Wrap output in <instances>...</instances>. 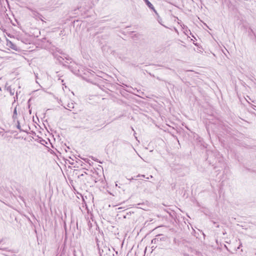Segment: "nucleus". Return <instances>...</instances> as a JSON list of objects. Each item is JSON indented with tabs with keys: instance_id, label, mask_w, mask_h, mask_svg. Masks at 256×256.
I'll return each instance as SVG.
<instances>
[{
	"instance_id": "nucleus-1",
	"label": "nucleus",
	"mask_w": 256,
	"mask_h": 256,
	"mask_svg": "<svg viewBox=\"0 0 256 256\" xmlns=\"http://www.w3.org/2000/svg\"><path fill=\"white\" fill-rule=\"evenodd\" d=\"M166 239L165 236L162 234H158L154 238H153L152 240V244H156L161 241H164Z\"/></svg>"
},
{
	"instance_id": "nucleus-2",
	"label": "nucleus",
	"mask_w": 256,
	"mask_h": 256,
	"mask_svg": "<svg viewBox=\"0 0 256 256\" xmlns=\"http://www.w3.org/2000/svg\"><path fill=\"white\" fill-rule=\"evenodd\" d=\"M6 45L14 50H18L17 46L8 39L6 40Z\"/></svg>"
},
{
	"instance_id": "nucleus-3",
	"label": "nucleus",
	"mask_w": 256,
	"mask_h": 256,
	"mask_svg": "<svg viewBox=\"0 0 256 256\" xmlns=\"http://www.w3.org/2000/svg\"><path fill=\"white\" fill-rule=\"evenodd\" d=\"M5 88L11 96H14L15 92L14 88H12L10 86H8V84L6 83Z\"/></svg>"
},
{
	"instance_id": "nucleus-4",
	"label": "nucleus",
	"mask_w": 256,
	"mask_h": 256,
	"mask_svg": "<svg viewBox=\"0 0 256 256\" xmlns=\"http://www.w3.org/2000/svg\"><path fill=\"white\" fill-rule=\"evenodd\" d=\"M96 246H98V251H99V254H100V256H102V255L104 254H105L106 252H104V250L103 248H102L100 247V244H99V241H98V240L96 238Z\"/></svg>"
},
{
	"instance_id": "nucleus-5",
	"label": "nucleus",
	"mask_w": 256,
	"mask_h": 256,
	"mask_svg": "<svg viewBox=\"0 0 256 256\" xmlns=\"http://www.w3.org/2000/svg\"><path fill=\"white\" fill-rule=\"evenodd\" d=\"M56 58L57 60L60 63L62 64V61L64 60V58H66L68 60H71V58L70 57L64 56L62 57L60 56H56Z\"/></svg>"
},
{
	"instance_id": "nucleus-6",
	"label": "nucleus",
	"mask_w": 256,
	"mask_h": 256,
	"mask_svg": "<svg viewBox=\"0 0 256 256\" xmlns=\"http://www.w3.org/2000/svg\"><path fill=\"white\" fill-rule=\"evenodd\" d=\"M32 14L33 16L36 18H40V16H42V15L39 14L36 10H34L33 12H32Z\"/></svg>"
},
{
	"instance_id": "nucleus-7",
	"label": "nucleus",
	"mask_w": 256,
	"mask_h": 256,
	"mask_svg": "<svg viewBox=\"0 0 256 256\" xmlns=\"http://www.w3.org/2000/svg\"><path fill=\"white\" fill-rule=\"evenodd\" d=\"M74 108V104L72 102H71L70 104H67V107L66 108V109H68L70 110H72V109Z\"/></svg>"
},
{
	"instance_id": "nucleus-8",
	"label": "nucleus",
	"mask_w": 256,
	"mask_h": 256,
	"mask_svg": "<svg viewBox=\"0 0 256 256\" xmlns=\"http://www.w3.org/2000/svg\"><path fill=\"white\" fill-rule=\"evenodd\" d=\"M12 118L14 120H15L16 119H17V111H16V107L14 108V110Z\"/></svg>"
},
{
	"instance_id": "nucleus-9",
	"label": "nucleus",
	"mask_w": 256,
	"mask_h": 256,
	"mask_svg": "<svg viewBox=\"0 0 256 256\" xmlns=\"http://www.w3.org/2000/svg\"><path fill=\"white\" fill-rule=\"evenodd\" d=\"M146 2V4L150 8H152V4L149 2L148 0H144Z\"/></svg>"
},
{
	"instance_id": "nucleus-10",
	"label": "nucleus",
	"mask_w": 256,
	"mask_h": 256,
	"mask_svg": "<svg viewBox=\"0 0 256 256\" xmlns=\"http://www.w3.org/2000/svg\"><path fill=\"white\" fill-rule=\"evenodd\" d=\"M102 248L104 250V252H105L106 254H107V251L108 250V251L110 250V248H108L107 246H104Z\"/></svg>"
},
{
	"instance_id": "nucleus-11",
	"label": "nucleus",
	"mask_w": 256,
	"mask_h": 256,
	"mask_svg": "<svg viewBox=\"0 0 256 256\" xmlns=\"http://www.w3.org/2000/svg\"><path fill=\"white\" fill-rule=\"evenodd\" d=\"M16 128L19 129L20 130H21V129H20V122L18 120H17V126H16Z\"/></svg>"
},
{
	"instance_id": "nucleus-12",
	"label": "nucleus",
	"mask_w": 256,
	"mask_h": 256,
	"mask_svg": "<svg viewBox=\"0 0 256 256\" xmlns=\"http://www.w3.org/2000/svg\"><path fill=\"white\" fill-rule=\"evenodd\" d=\"M18 198H19L22 200L24 204H26V202H25V200L24 199V197L21 196H18Z\"/></svg>"
},
{
	"instance_id": "nucleus-13",
	"label": "nucleus",
	"mask_w": 256,
	"mask_h": 256,
	"mask_svg": "<svg viewBox=\"0 0 256 256\" xmlns=\"http://www.w3.org/2000/svg\"><path fill=\"white\" fill-rule=\"evenodd\" d=\"M26 8L27 9H28V10H30V11H31L32 12H33L35 10L32 9V8H31L30 7H28V6H26Z\"/></svg>"
},
{
	"instance_id": "nucleus-14",
	"label": "nucleus",
	"mask_w": 256,
	"mask_h": 256,
	"mask_svg": "<svg viewBox=\"0 0 256 256\" xmlns=\"http://www.w3.org/2000/svg\"><path fill=\"white\" fill-rule=\"evenodd\" d=\"M152 8H150V10H153L155 14H158V13H157V12L156 11V10H155L154 6H153V5L152 6Z\"/></svg>"
},
{
	"instance_id": "nucleus-15",
	"label": "nucleus",
	"mask_w": 256,
	"mask_h": 256,
	"mask_svg": "<svg viewBox=\"0 0 256 256\" xmlns=\"http://www.w3.org/2000/svg\"><path fill=\"white\" fill-rule=\"evenodd\" d=\"M140 176H142V178H144L145 177V176L144 175H140V174H138L136 176L137 178H138V177H140Z\"/></svg>"
},
{
	"instance_id": "nucleus-16",
	"label": "nucleus",
	"mask_w": 256,
	"mask_h": 256,
	"mask_svg": "<svg viewBox=\"0 0 256 256\" xmlns=\"http://www.w3.org/2000/svg\"><path fill=\"white\" fill-rule=\"evenodd\" d=\"M83 176H84V174H81L79 175V176H78V178H80V177Z\"/></svg>"
},
{
	"instance_id": "nucleus-17",
	"label": "nucleus",
	"mask_w": 256,
	"mask_h": 256,
	"mask_svg": "<svg viewBox=\"0 0 256 256\" xmlns=\"http://www.w3.org/2000/svg\"><path fill=\"white\" fill-rule=\"evenodd\" d=\"M156 246H152V248H156Z\"/></svg>"
},
{
	"instance_id": "nucleus-18",
	"label": "nucleus",
	"mask_w": 256,
	"mask_h": 256,
	"mask_svg": "<svg viewBox=\"0 0 256 256\" xmlns=\"http://www.w3.org/2000/svg\"><path fill=\"white\" fill-rule=\"evenodd\" d=\"M172 136H173L174 138H175L178 140V138H177V137H176V136H174V135H172Z\"/></svg>"
},
{
	"instance_id": "nucleus-19",
	"label": "nucleus",
	"mask_w": 256,
	"mask_h": 256,
	"mask_svg": "<svg viewBox=\"0 0 256 256\" xmlns=\"http://www.w3.org/2000/svg\"><path fill=\"white\" fill-rule=\"evenodd\" d=\"M133 179H134V178H132L129 179V180H133Z\"/></svg>"
},
{
	"instance_id": "nucleus-20",
	"label": "nucleus",
	"mask_w": 256,
	"mask_h": 256,
	"mask_svg": "<svg viewBox=\"0 0 256 256\" xmlns=\"http://www.w3.org/2000/svg\"><path fill=\"white\" fill-rule=\"evenodd\" d=\"M58 77H59V78H60V75H59V74H58Z\"/></svg>"
},
{
	"instance_id": "nucleus-21",
	"label": "nucleus",
	"mask_w": 256,
	"mask_h": 256,
	"mask_svg": "<svg viewBox=\"0 0 256 256\" xmlns=\"http://www.w3.org/2000/svg\"><path fill=\"white\" fill-rule=\"evenodd\" d=\"M18 92H16V96L18 95Z\"/></svg>"
},
{
	"instance_id": "nucleus-22",
	"label": "nucleus",
	"mask_w": 256,
	"mask_h": 256,
	"mask_svg": "<svg viewBox=\"0 0 256 256\" xmlns=\"http://www.w3.org/2000/svg\"><path fill=\"white\" fill-rule=\"evenodd\" d=\"M184 27H185V25H184V27H182V28H184Z\"/></svg>"
},
{
	"instance_id": "nucleus-23",
	"label": "nucleus",
	"mask_w": 256,
	"mask_h": 256,
	"mask_svg": "<svg viewBox=\"0 0 256 256\" xmlns=\"http://www.w3.org/2000/svg\"><path fill=\"white\" fill-rule=\"evenodd\" d=\"M216 227H217V228H218V227H219V225H218V226H216Z\"/></svg>"
}]
</instances>
